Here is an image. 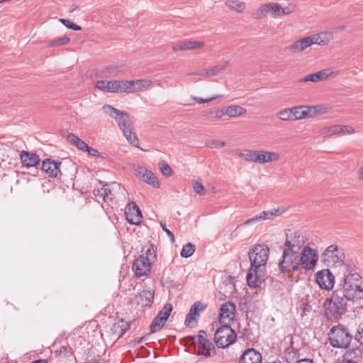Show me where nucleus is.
I'll return each mask as SVG.
<instances>
[{"mask_svg":"<svg viewBox=\"0 0 363 363\" xmlns=\"http://www.w3.org/2000/svg\"><path fill=\"white\" fill-rule=\"evenodd\" d=\"M318 259L317 250L307 245L302 248L299 255H294V257L291 258V263L283 264L279 268L282 272H293L301 269L313 271Z\"/></svg>","mask_w":363,"mask_h":363,"instance_id":"1","label":"nucleus"},{"mask_svg":"<svg viewBox=\"0 0 363 363\" xmlns=\"http://www.w3.org/2000/svg\"><path fill=\"white\" fill-rule=\"evenodd\" d=\"M103 111L117 122L127 140L134 147H138L139 141L133 130V125L128 113L109 104L104 105Z\"/></svg>","mask_w":363,"mask_h":363,"instance_id":"2","label":"nucleus"},{"mask_svg":"<svg viewBox=\"0 0 363 363\" xmlns=\"http://www.w3.org/2000/svg\"><path fill=\"white\" fill-rule=\"evenodd\" d=\"M306 235L299 230H289L286 233V241L279 267L283 264L291 263V258L298 254L299 250L305 247Z\"/></svg>","mask_w":363,"mask_h":363,"instance_id":"3","label":"nucleus"},{"mask_svg":"<svg viewBox=\"0 0 363 363\" xmlns=\"http://www.w3.org/2000/svg\"><path fill=\"white\" fill-rule=\"evenodd\" d=\"M237 156L244 162L260 165L274 163L281 159V155L279 152L264 149L240 150L237 153Z\"/></svg>","mask_w":363,"mask_h":363,"instance_id":"4","label":"nucleus"},{"mask_svg":"<svg viewBox=\"0 0 363 363\" xmlns=\"http://www.w3.org/2000/svg\"><path fill=\"white\" fill-rule=\"evenodd\" d=\"M343 296L348 301L363 298V280L360 274H347L344 278Z\"/></svg>","mask_w":363,"mask_h":363,"instance_id":"5","label":"nucleus"},{"mask_svg":"<svg viewBox=\"0 0 363 363\" xmlns=\"http://www.w3.org/2000/svg\"><path fill=\"white\" fill-rule=\"evenodd\" d=\"M269 255V247L264 244H256L248 252L250 268L248 272H259L265 269Z\"/></svg>","mask_w":363,"mask_h":363,"instance_id":"6","label":"nucleus"},{"mask_svg":"<svg viewBox=\"0 0 363 363\" xmlns=\"http://www.w3.org/2000/svg\"><path fill=\"white\" fill-rule=\"evenodd\" d=\"M345 255L343 250L337 245L328 246L321 254V262L323 264L332 269L341 267L345 263Z\"/></svg>","mask_w":363,"mask_h":363,"instance_id":"7","label":"nucleus"},{"mask_svg":"<svg viewBox=\"0 0 363 363\" xmlns=\"http://www.w3.org/2000/svg\"><path fill=\"white\" fill-rule=\"evenodd\" d=\"M323 307L328 317L340 316L346 312V301L342 296L333 292L330 297L325 299Z\"/></svg>","mask_w":363,"mask_h":363,"instance_id":"8","label":"nucleus"},{"mask_svg":"<svg viewBox=\"0 0 363 363\" xmlns=\"http://www.w3.org/2000/svg\"><path fill=\"white\" fill-rule=\"evenodd\" d=\"M156 250L153 245L145 247L142 255L135 261L133 269L140 272H150L151 265L156 261Z\"/></svg>","mask_w":363,"mask_h":363,"instance_id":"9","label":"nucleus"},{"mask_svg":"<svg viewBox=\"0 0 363 363\" xmlns=\"http://www.w3.org/2000/svg\"><path fill=\"white\" fill-rule=\"evenodd\" d=\"M352 336L350 334L346 327L339 325L333 327L329 334L330 343L332 347L336 348H347Z\"/></svg>","mask_w":363,"mask_h":363,"instance_id":"10","label":"nucleus"},{"mask_svg":"<svg viewBox=\"0 0 363 363\" xmlns=\"http://www.w3.org/2000/svg\"><path fill=\"white\" fill-rule=\"evenodd\" d=\"M221 325L216 331L214 340L218 347L226 348L235 341L237 335L230 325Z\"/></svg>","mask_w":363,"mask_h":363,"instance_id":"11","label":"nucleus"},{"mask_svg":"<svg viewBox=\"0 0 363 363\" xmlns=\"http://www.w3.org/2000/svg\"><path fill=\"white\" fill-rule=\"evenodd\" d=\"M172 309L173 307L171 303H167L164 306L162 309L159 311L156 317L153 319L152 323L150 325V331L149 333H147V335L158 332L162 329L168 318L169 317Z\"/></svg>","mask_w":363,"mask_h":363,"instance_id":"12","label":"nucleus"},{"mask_svg":"<svg viewBox=\"0 0 363 363\" xmlns=\"http://www.w3.org/2000/svg\"><path fill=\"white\" fill-rule=\"evenodd\" d=\"M338 72L332 68H327L315 73L310 74L306 77L300 79L299 82H314L318 83L323 81H326L330 79H333L337 75Z\"/></svg>","mask_w":363,"mask_h":363,"instance_id":"13","label":"nucleus"},{"mask_svg":"<svg viewBox=\"0 0 363 363\" xmlns=\"http://www.w3.org/2000/svg\"><path fill=\"white\" fill-rule=\"evenodd\" d=\"M135 175L142 179L144 182L155 188H159L160 183L155 174L143 166H136L134 167Z\"/></svg>","mask_w":363,"mask_h":363,"instance_id":"14","label":"nucleus"},{"mask_svg":"<svg viewBox=\"0 0 363 363\" xmlns=\"http://www.w3.org/2000/svg\"><path fill=\"white\" fill-rule=\"evenodd\" d=\"M284 212L283 208H277L270 211H264L261 212L259 214L255 216V217L245 220L242 225H249L251 224H254L262 220H271L275 217L281 216ZM242 227V225H238L236 230L240 229Z\"/></svg>","mask_w":363,"mask_h":363,"instance_id":"15","label":"nucleus"},{"mask_svg":"<svg viewBox=\"0 0 363 363\" xmlns=\"http://www.w3.org/2000/svg\"><path fill=\"white\" fill-rule=\"evenodd\" d=\"M235 305L231 301L221 305L219 319L220 324L230 325L235 317Z\"/></svg>","mask_w":363,"mask_h":363,"instance_id":"16","label":"nucleus"},{"mask_svg":"<svg viewBox=\"0 0 363 363\" xmlns=\"http://www.w3.org/2000/svg\"><path fill=\"white\" fill-rule=\"evenodd\" d=\"M204 45L203 41L184 40L174 43L172 45V51L177 52L196 50L203 48Z\"/></svg>","mask_w":363,"mask_h":363,"instance_id":"17","label":"nucleus"},{"mask_svg":"<svg viewBox=\"0 0 363 363\" xmlns=\"http://www.w3.org/2000/svg\"><path fill=\"white\" fill-rule=\"evenodd\" d=\"M126 219L130 224L138 225L142 220V213L139 207L135 202H131L127 205L125 209Z\"/></svg>","mask_w":363,"mask_h":363,"instance_id":"18","label":"nucleus"},{"mask_svg":"<svg viewBox=\"0 0 363 363\" xmlns=\"http://www.w3.org/2000/svg\"><path fill=\"white\" fill-rule=\"evenodd\" d=\"M312 45V40L310 35H308L294 41L289 46V50L293 54H298L304 52Z\"/></svg>","mask_w":363,"mask_h":363,"instance_id":"19","label":"nucleus"},{"mask_svg":"<svg viewBox=\"0 0 363 363\" xmlns=\"http://www.w3.org/2000/svg\"><path fill=\"white\" fill-rule=\"evenodd\" d=\"M206 308V305L203 304L200 301L195 302L191 307L188 314L186 316L184 324L187 327L191 326V323L193 320L200 315V313L203 311Z\"/></svg>","mask_w":363,"mask_h":363,"instance_id":"20","label":"nucleus"},{"mask_svg":"<svg viewBox=\"0 0 363 363\" xmlns=\"http://www.w3.org/2000/svg\"><path fill=\"white\" fill-rule=\"evenodd\" d=\"M313 45L325 46L333 40V32L331 30L323 31L310 35Z\"/></svg>","mask_w":363,"mask_h":363,"instance_id":"21","label":"nucleus"},{"mask_svg":"<svg viewBox=\"0 0 363 363\" xmlns=\"http://www.w3.org/2000/svg\"><path fill=\"white\" fill-rule=\"evenodd\" d=\"M152 85V80L149 79L130 80V94L146 91Z\"/></svg>","mask_w":363,"mask_h":363,"instance_id":"22","label":"nucleus"},{"mask_svg":"<svg viewBox=\"0 0 363 363\" xmlns=\"http://www.w3.org/2000/svg\"><path fill=\"white\" fill-rule=\"evenodd\" d=\"M262 354L254 348L247 349L240 359L239 363H262Z\"/></svg>","mask_w":363,"mask_h":363,"instance_id":"23","label":"nucleus"},{"mask_svg":"<svg viewBox=\"0 0 363 363\" xmlns=\"http://www.w3.org/2000/svg\"><path fill=\"white\" fill-rule=\"evenodd\" d=\"M316 282L319 286L325 290H331L335 284L333 274H315Z\"/></svg>","mask_w":363,"mask_h":363,"instance_id":"24","label":"nucleus"},{"mask_svg":"<svg viewBox=\"0 0 363 363\" xmlns=\"http://www.w3.org/2000/svg\"><path fill=\"white\" fill-rule=\"evenodd\" d=\"M61 162H56L48 159L43 162L42 170L50 177H56L60 172V167Z\"/></svg>","mask_w":363,"mask_h":363,"instance_id":"25","label":"nucleus"},{"mask_svg":"<svg viewBox=\"0 0 363 363\" xmlns=\"http://www.w3.org/2000/svg\"><path fill=\"white\" fill-rule=\"evenodd\" d=\"M20 158L23 164L26 167H35L40 161L38 155L26 151H23L20 154Z\"/></svg>","mask_w":363,"mask_h":363,"instance_id":"26","label":"nucleus"},{"mask_svg":"<svg viewBox=\"0 0 363 363\" xmlns=\"http://www.w3.org/2000/svg\"><path fill=\"white\" fill-rule=\"evenodd\" d=\"M246 112V108L239 105H230L225 106L226 118H238L245 115Z\"/></svg>","mask_w":363,"mask_h":363,"instance_id":"27","label":"nucleus"},{"mask_svg":"<svg viewBox=\"0 0 363 363\" xmlns=\"http://www.w3.org/2000/svg\"><path fill=\"white\" fill-rule=\"evenodd\" d=\"M130 325L129 323L123 320H118L112 326L111 331L112 333L117 336L118 338L123 336V335L129 330Z\"/></svg>","mask_w":363,"mask_h":363,"instance_id":"28","label":"nucleus"},{"mask_svg":"<svg viewBox=\"0 0 363 363\" xmlns=\"http://www.w3.org/2000/svg\"><path fill=\"white\" fill-rule=\"evenodd\" d=\"M154 291L144 289L139 294L138 304L141 306H151L154 300Z\"/></svg>","mask_w":363,"mask_h":363,"instance_id":"29","label":"nucleus"},{"mask_svg":"<svg viewBox=\"0 0 363 363\" xmlns=\"http://www.w3.org/2000/svg\"><path fill=\"white\" fill-rule=\"evenodd\" d=\"M265 274H247L246 279L250 288H257L264 281Z\"/></svg>","mask_w":363,"mask_h":363,"instance_id":"30","label":"nucleus"},{"mask_svg":"<svg viewBox=\"0 0 363 363\" xmlns=\"http://www.w3.org/2000/svg\"><path fill=\"white\" fill-rule=\"evenodd\" d=\"M225 6L230 11L239 13H243L246 9V4L240 0H226Z\"/></svg>","mask_w":363,"mask_h":363,"instance_id":"31","label":"nucleus"},{"mask_svg":"<svg viewBox=\"0 0 363 363\" xmlns=\"http://www.w3.org/2000/svg\"><path fill=\"white\" fill-rule=\"evenodd\" d=\"M320 133L324 138H330L334 136L339 137V124L324 126L320 130Z\"/></svg>","mask_w":363,"mask_h":363,"instance_id":"32","label":"nucleus"},{"mask_svg":"<svg viewBox=\"0 0 363 363\" xmlns=\"http://www.w3.org/2000/svg\"><path fill=\"white\" fill-rule=\"evenodd\" d=\"M67 140L70 144L77 147L79 150L84 151L86 148H88V145L74 133H69L67 136Z\"/></svg>","mask_w":363,"mask_h":363,"instance_id":"33","label":"nucleus"},{"mask_svg":"<svg viewBox=\"0 0 363 363\" xmlns=\"http://www.w3.org/2000/svg\"><path fill=\"white\" fill-rule=\"evenodd\" d=\"M198 342L202 348L206 351V352L204 354L205 357H211L216 353L214 350V345L209 340L205 337L201 340H198Z\"/></svg>","mask_w":363,"mask_h":363,"instance_id":"34","label":"nucleus"},{"mask_svg":"<svg viewBox=\"0 0 363 363\" xmlns=\"http://www.w3.org/2000/svg\"><path fill=\"white\" fill-rule=\"evenodd\" d=\"M116 93L130 94V80H115Z\"/></svg>","mask_w":363,"mask_h":363,"instance_id":"35","label":"nucleus"},{"mask_svg":"<svg viewBox=\"0 0 363 363\" xmlns=\"http://www.w3.org/2000/svg\"><path fill=\"white\" fill-rule=\"evenodd\" d=\"M187 74L188 75H199V76H201L203 77H211L216 76L219 74H218V72H217L216 67L214 65L211 68L201 69L199 71L191 72Z\"/></svg>","mask_w":363,"mask_h":363,"instance_id":"36","label":"nucleus"},{"mask_svg":"<svg viewBox=\"0 0 363 363\" xmlns=\"http://www.w3.org/2000/svg\"><path fill=\"white\" fill-rule=\"evenodd\" d=\"M210 115L217 121L226 119L225 106L216 107L211 110Z\"/></svg>","mask_w":363,"mask_h":363,"instance_id":"37","label":"nucleus"},{"mask_svg":"<svg viewBox=\"0 0 363 363\" xmlns=\"http://www.w3.org/2000/svg\"><path fill=\"white\" fill-rule=\"evenodd\" d=\"M70 39L69 37L62 36L60 38H57L56 39H53L48 41L47 46L48 48H55V47H60L62 45H65L69 43Z\"/></svg>","mask_w":363,"mask_h":363,"instance_id":"38","label":"nucleus"},{"mask_svg":"<svg viewBox=\"0 0 363 363\" xmlns=\"http://www.w3.org/2000/svg\"><path fill=\"white\" fill-rule=\"evenodd\" d=\"M290 108L292 121L304 119L303 105L292 106Z\"/></svg>","mask_w":363,"mask_h":363,"instance_id":"39","label":"nucleus"},{"mask_svg":"<svg viewBox=\"0 0 363 363\" xmlns=\"http://www.w3.org/2000/svg\"><path fill=\"white\" fill-rule=\"evenodd\" d=\"M269 13H271L270 4H267L260 6L253 15L255 18H262Z\"/></svg>","mask_w":363,"mask_h":363,"instance_id":"40","label":"nucleus"},{"mask_svg":"<svg viewBox=\"0 0 363 363\" xmlns=\"http://www.w3.org/2000/svg\"><path fill=\"white\" fill-rule=\"evenodd\" d=\"M356 133V129L350 125L339 124V137L350 135Z\"/></svg>","mask_w":363,"mask_h":363,"instance_id":"41","label":"nucleus"},{"mask_svg":"<svg viewBox=\"0 0 363 363\" xmlns=\"http://www.w3.org/2000/svg\"><path fill=\"white\" fill-rule=\"evenodd\" d=\"M277 117L282 121H292L291 108H286L277 113Z\"/></svg>","mask_w":363,"mask_h":363,"instance_id":"42","label":"nucleus"},{"mask_svg":"<svg viewBox=\"0 0 363 363\" xmlns=\"http://www.w3.org/2000/svg\"><path fill=\"white\" fill-rule=\"evenodd\" d=\"M118 74V66L116 65H111L105 67L102 70V74L104 77H116Z\"/></svg>","mask_w":363,"mask_h":363,"instance_id":"43","label":"nucleus"},{"mask_svg":"<svg viewBox=\"0 0 363 363\" xmlns=\"http://www.w3.org/2000/svg\"><path fill=\"white\" fill-rule=\"evenodd\" d=\"M362 350L357 347L355 348H352V350H348L345 353V358H352L357 359L361 357L362 355Z\"/></svg>","mask_w":363,"mask_h":363,"instance_id":"44","label":"nucleus"},{"mask_svg":"<svg viewBox=\"0 0 363 363\" xmlns=\"http://www.w3.org/2000/svg\"><path fill=\"white\" fill-rule=\"evenodd\" d=\"M195 251V247L191 243H187L186 244L182 251H181V255L183 257H189L193 255V253Z\"/></svg>","mask_w":363,"mask_h":363,"instance_id":"45","label":"nucleus"},{"mask_svg":"<svg viewBox=\"0 0 363 363\" xmlns=\"http://www.w3.org/2000/svg\"><path fill=\"white\" fill-rule=\"evenodd\" d=\"M206 145L211 149L222 148L225 146V142L218 140H211L206 143Z\"/></svg>","mask_w":363,"mask_h":363,"instance_id":"46","label":"nucleus"},{"mask_svg":"<svg viewBox=\"0 0 363 363\" xmlns=\"http://www.w3.org/2000/svg\"><path fill=\"white\" fill-rule=\"evenodd\" d=\"M58 21L69 29H72V30H76V31H79L82 30V27L80 26H78V25L72 23L69 20H67V19H64V18H59Z\"/></svg>","mask_w":363,"mask_h":363,"instance_id":"47","label":"nucleus"},{"mask_svg":"<svg viewBox=\"0 0 363 363\" xmlns=\"http://www.w3.org/2000/svg\"><path fill=\"white\" fill-rule=\"evenodd\" d=\"M303 108L304 119L315 117L313 106L303 105Z\"/></svg>","mask_w":363,"mask_h":363,"instance_id":"48","label":"nucleus"},{"mask_svg":"<svg viewBox=\"0 0 363 363\" xmlns=\"http://www.w3.org/2000/svg\"><path fill=\"white\" fill-rule=\"evenodd\" d=\"M313 106L315 116L326 114L330 111V107L325 105L320 104Z\"/></svg>","mask_w":363,"mask_h":363,"instance_id":"49","label":"nucleus"},{"mask_svg":"<svg viewBox=\"0 0 363 363\" xmlns=\"http://www.w3.org/2000/svg\"><path fill=\"white\" fill-rule=\"evenodd\" d=\"M193 189L194 190V191L199 194V195H203L204 194V187L201 183V181H194L193 182Z\"/></svg>","mask_w":363,"mask_h":363,"instance_id":"50","label":"nucleus"},{"mask_svg":"<svg viewBox=\"0 0 363 363\" xmlns=\"http://www.w3.org/2000/svg\"><path fill=\"white\" fill-rule=\"evenodd\" d=\"M311 306L307 302H301L299 306V310L301 311V315H306L311 311Z\"/></svg>","mask_w":363,"mask_h":363,"instance_id":"51","label":"nucleus"},{"mask_svg":"<svg viewBox=\"0 0 363 363\" xmlns=\"http://www.w3.org/2000/svg\"><path fill=\"white\" fill-rule=\"evenodd\" d=\"M271 14L276 16H281V5L277 3H270Z\"/></svg>","mask_w":363,"mask_h":363,"instance_id":"52","label":"nucleus"},{"mask_svg":"<svg viewBox=\"0 0 363 363\" xmlns=\"http://www.w3.org/2000/svg\"><path fill=\"white\" fill-rule=\"evenodd\" d=\"M295 6L294 4H289L286 6H281V16L284 15H289L294 12Z\"/></svg>","mask_w":363,"mask_h":363,"instance_id":"53","label":"nucleus"},{"mask_svg":"<svg viewBox=\"0 0 363 363\" xmlns=\"http://www.w3.org/2000/svg\"><path fill=\"white\" fill-rule=\"evenodd\" d=\"M104 91L116 93L115 80L107 81Z\"/></svg>","mask_w":363,"mask_h":363,"instance_id":"54","label":"nucleus"},{"mask_svg":"<svg viewBox=\"0 0 363 363\" xmlns=\"http://www.w3.org/2000/svg\"><path fill=\"white\" fill-rule=\"evenodd\" d=\"M162 173L167 177H169L172 174L171 167L166 163H163L160 167Z\"/></svg>","mask_w":363,"mask_h":363,"instance_id":"55","label":"nucleus"},{"mask_svg":"<svg viewBox=\"0 0 363 363\" xmlns=\"http://www.w3.org/2000/svg\"><path fill=\"white\" fill-rule=\"evenodd\" d=\"M343 265L346 266V270L348 272H353L356 269V265L354 262L351 259H345Z\"/></svg>","mask_w":363,"mask_h":363,"instance_id":"56","label":"nucleus"},{"mask_svg":"<svg viewBox=\"0 0 363 363\" xmlns=\"http://www.w3.org/2000/svg\"><path fill=\"white\" fill-rule=\"evenodd\" d=\"M228 65H229L228 61H223V62H221L216 65L215 67H216L217 72H218V74H220L222 72H223L225 69H226V68L228 67Z\"/></svg>","mask_w":363,"mask_h":363,"instance_id":"57","label":"nucleus"},{"mask_svg":"<svg viewBox=\"0 0 363 363\" xmlns=\"http://www.w3.org/2000/svg\"><path fill=\"white\" fill-rule=\"evenodd\" d=\"M102 194H104V200H112L113 199V196L111 193V191L109 188L104 187L101 189Z\"/></svg>","mask_w":363,"mask_h":363,"instance_id":"58","label":"nucleus"},{"mask_svg":"<svg viewBox=\"0 0 363 363\" xmlns=\"http://www.w3.org/2000/svg\"><path fill=\"white\" fill-rule=\"evenodd\" d=\"M217 98H218V96H214V97H211V98H209V99H202L201 97H197V96L192 97L193 100L196 101L199 104L209 103V102L212 101L213 100H214V99H216Z\"/></svg>","mask_w":363,"mask_h":363,"instance_id":"59","label":"nucleus"},{"mask_svg":"<svg viewBox=\"0 0 363 363\" xmlns=\"http://www.w3.org/2000/svg\"><path fill=\"white\" fill-rule=\"evenodd\" d=\"M160 225H161L162 230L166 233V234L167 235L169 238L171 240L172 242H174V236L173 233L169 229L167 228L165 224H164L163 223H160Z\"/></svg>","mask_w":363,"mask_h":363,"instance_id":"60","label":"nucleus"},{"mask_svg":"<svg viewBox=\"0 0 363 363\" xmlns=\"http://www.w3.org/2000/svg\"><path fill=\"white\" fill-rule=\"evenodd\" d=\"M107 80H99L95 83V86L100 91H104Z\"/></svg>","mask_w":363,"mask_h":363,"instance_id":"61","label":"nucleus"},{"mask_svg":"<svg viewBox=\"0 0 363 363\" xmlns=\"http://www.w3.org/2000/svg\"><path fill=\"white\" fill-rule=\"evenodd\" d=\"M354 338L360 344L363 345V327L359 328V329L357 330V333L355 334Z\"/></svg>","mask_w":363,"mask_h":363,"instance_id":"62","label":"nucleus"},{"mask_svg":"<svg viewBox=\"0 0 363 363\" xmlns=\"http://www.w3.org/2000/svg\"><path fill=\"white\" fill-rule=\"evenodd\" d=\"M84 151H86L89 155L92 157H98L99 155V152L97 150L89 147V146L88 148H86Z\"/></svg>","mask_w":363,"mask_h":363,"instance_id":"63","label":"nucleus"},{"mask_svg":"<svg viewBox=\"0 0 363 363\" xmlns=\"http://www.w3.org/2000/svg\"><path fill=\"white\" fill-rule=\"evenodd\" d=\"M357 174L358 179L363 181V164L358 169Z\"/></svg>","mask_w":363,"mask_h":363,"instance_id":"64","label":"nucleus"}]
</instances>
